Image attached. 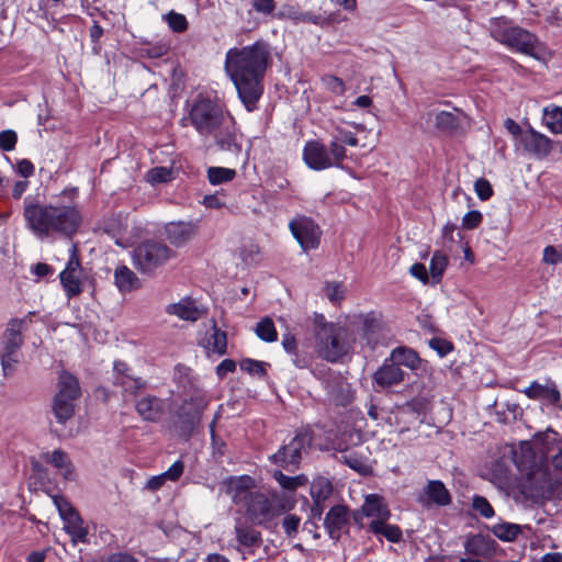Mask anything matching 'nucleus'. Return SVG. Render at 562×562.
I'll use <instances>...</instances> for the list:
<instances>
[{"instance_id":"obj_53","label":"nucleus","mask_w":562,"mask_h":562,"mask_svg":"<svg viewBox=\"0 0 562 562\" xmlns=\"http://www.w3.org/2000/svg\"><path fill=\"white\" fill-rule=\"evenodd\" d=\"M474 190L476 195L482 200L486 201L493 195V189L488 180L485 178H479L474 183Z\"/></svg>"},{"instance_id":"obj_47","label":"nucleus","mask_w":562,"mask_h":562,"mask_svg":"<svg viewBox=\"0 0 562 562\" xmlns=\"http://www.w3.org/2000/svg\"><path fill=\"white\" fill-rule=\"evenodd\" d=\"M328 154L331 157L333 167H340L342 160L346 158L345 146L336 139L331 138Z\"/></svg>"},{"instance_id":"obj_31","label":"nucleus","mask_w":562,"mask_h":562,"mask_svg":"<svg viewBox=\"0 0 562 562\" xmlns=\"http://www.w3.org/2000/svg\"><path fill=\"white\" fill-rule=\"evenodd\" d=\"M235 533L237 541L245 547H258L261 543V533L251 527L236 524Z\"/></svg>"},{"instance_id":"obj_61","label":"nucleus","mask_w":562,"mask_h":562,"mask_svg":"<svg viewBox=\"0 0 562 562\" xmlns=\"http://www.w3.org/2000/svg\"><path fill=\"white\" fill-rule=\"evenodd\" d=\"M542 260L548 265H557L562 261V255H559V251L554 246H547L543 250Z\"/></svg>"},{"instance_id":"obj_46","label":"nucleus","mask_w":562,"mask_h":562,"mask_svg":"<svg viewBox=\"0 0 562 562\" xmlns=\"http://www.w3.org/2000/svg\"><path fill=\"white\" fill-rule=\"evenodd\" d=\"M239 367L243 371H246L252 375L262 376L266 374V363L262 361L244 359L239 362Z\"/></svg>"},{"instance_id":"obj_18","label":"nucleus","mask_w":562,"mask_h":562,"mask_svg":"<svg viewBox=\"0 0 562 562\" xmlns=\"http://www.w3.org/2000/svg\"><path fill=\"white\" fill-rule=\"evenodd\" d=\"M349 524V512L344 505H336L326 514L324 526L334 540L340 538L341 531Z\"/></svg>"},{"instance_id":"obj_24","label":"nucleus","mask_w":562,"mask_h":562,"mask_svg":"<svg viewBox=\"0 0 562 562\" xmlns=\"http://www.w3.org/2000/svg\"><path fill=\"white\" fill-rule=\"evenodd\" d=\"M464 550L474 557L491 558L495 552V541L488 537L475 535L467 539Z\"/></svg>"},{"instance_id":"obj_33","label":"nucleus","mask_w":562,"mask_h":562,"mask_svg":"<svg viewBox=\"0 0 562 562\" xmlns=\"http://www.w3.org/2000/svg\"><path fill=\"white\" fill-rule=\"evenodd\" d=\"M386 520H372L370 530L375 535H383L387 540L397 542L402 538V531L397 526L386 525Z\"/></svg>"},{"instance_id":"obj_45","label":"nucleus","mask_w":562,"mask_h":562,"mask_svg":"<svg viewBox=\"0 0 562 562\" xmlns=\"http://www.w3.org/2000/svg\"><path fill=\"white\" fill-rule=\"evenodd\" d=\"M172 171L166 167H156L147 172L146 179L151 184L168 182L171 180Z\"/></svg>"},{"instance_id":"obj_55","label":"nucleus","mask_w":562,"mask_h":562,"mask_svg":"<svg viewBox=\"0 0 562 562\" xmlns=\"http://www.w3.org/2000/svg\"><path fill=\"white\" fill-rule=\"evenodd\" d=\"M322 82L327 90L335 94H342L345 92V85L338 77L325 76L323 77Z\"/></svg>"},{"instance_id":"obj_26","label":"nucleus","mask_w":562,"mask_h":562,"mask_svg":"<svg viewBox=\"0 0 562 562\" xmlns=\"http://www.w3.org/2000/svg\"><path fill=\"white\" fill-rule=\"evenodd\" d=\"M361 510L367 517H375V520H387L390 517V512L382 497L375 494L366 497Z\"/></svg>"},{"instance_id":"obj_49","label":"nucleus","mask_w":562,"mask_h":562,"mask_svg":"<svg viewBox=\"0 0 562 562\" xmlns=\"http://www.w3.org/2000/svg\"><path fill=\"white\" fill-rule=\"evenodd\" d=\"M472 507L480 513L484 518H492L494 516V509L488 501L480 495L473 497Z\"/></svg>"},{"instance_id":"obj_21","label":"nucleus","mask_w":562,"mask_h":562,"mask_svg":"<svg viewBox=\"0 0 562 562\" xmlns=\"http://www.w3.org/2000/svg\"><path fill=\"white\" fill-rule=\"evenodd\" d=\"M404 371L387 358L375 371L373 379L380 386L389 387L401 383L404 380Z\"/></svg>"},{"instance_id":"obj_51","label":"nucleus","mask_w":562,"mask_h":562,"mask_svg":"<svg viewBox=\"0 0 562 562\" xmlns=\"http://www.w3.org/2000/svg\"><path fill=\"white\" fill-rule=\"evenodd\" d=\"M18 135L13 130H5L0 132V149L3 151H11L15 148Z\"/></svg>"},{"instance_id":"obj_32","label":"nucleus","mask_w":562,"mask_h":562,"mask_svg":"<svg viewBox=\"0 0 562 562\" xmlns=\"http://www.w3.org/2000/svg\"><path fill=\"white\" fill-rule=\"evenodd\" d=\"M381 329L380 323L371 315H366L362 318V338L372 348L379 342L378 334Z\"/></svg>"},{"instance_id":"obj_2","label":"nucleus","mask_w":562,"mask_h":562,"mask_svg":"<svg viewBox=\"0 0 562 562\" xmlns=\"http://www.w3.org/2000/svg\"><path fill=\"white\" fill-rule=\"evenodd\" d=\"M23 217L27 228L41 240L72 238L82 216L75 205L24 202Z\"/></svg>"},{"instance_id":"obj_42","label":"nucleus","mask_w":562,"mask_h":562,"mask_svg":"<svg viewBox=\"0 0 562 562\" xmlns=\"http://www.w3.org/2000/svg\"><path fill=\"white\" fill-rule=\"evenodd\" d=\"M493 533L501 540L512 541L519 533V527L515 524H499L493 527Z\"/></svg>"},{"instance_id":"obj_25","label":"nucleus","mask_w":562,"mask_h":562,"mask_svg":"<svg viewBox=\"0 0 562 562\" xmlns=\"http://www.w3.org/2000/svg\"><path fill=\"white\" fill-rule=\"evenodd\" d=\"M390 361L394 362L398 368L404 366L411 370H416L420 364V358L412 348L401 346L392 350Z\"/></svg>"},{"instance_id":"obj_62","label":"nucleus","mask_w":562,"mask_h":562,"mask_svg":"<svg viewBox=\"0 0 562 562\" xmlns=\"http://www.w3.org/2000/svg\"><path fill=\"white\" fill-rule=\"evenodd\" d=\"M34 165L29 159H21L16 162V171L20 176L29 178L34 175Z\"/></svg>"},{"instance_id":"obj_59","label":"nucleus","mask_w":562,"mask_h":562,"mask_svg":"<svg viewBox=\"0 0 562 562\" xmlns=\"http://www.w3.org/2000/svg\"><path fill=\"white\" fill-rule=\"evenodd\" d=\"M326 21H327V19H325L322 15L315 14L310 11H305V12L301 11L300 15H299L297 23L301 22V23H312L315 25H323Z\"/></svg>"},{"instance_id":"obj_60","label":"nucleus","mask_w":562,"mask_h":562,"mask_svg":"<svg viewBox=\"0 0 562 562\" xmlns=\"http://www.w3.org/2000/svg\"><path fill=\"white\" fill-rule=\"evenodd\" d=\"M184 464L181 460L176 461L166 472H164V476L169 481H177L183 473Z\"/></svg>"},{"instance_id":"obj_48","label":"nucleus","mask_w":562,"mask_h":562,"mask_svg":"<svg viewBox=\"0 0 562 562\" xmlns=\"http://www.w3.org/2000/svg\"><path fill=\"white\" fill-rule=\"evenodd\" d=\"M344 463H346L349 468L356 470L361 474H366L369 472L368 464L355 453H348L341 456Z\"/></svg>"},{"instance_id":"obj_40","label":"nucleus","mask_w":562,"mask_h":562,"mask_svg":"<svg viewBox=\"0 0 562 562\" xmlns=\"http://www.w3.org/2000/svg\"><path fill=\"white\" fill-rule=\"evenodd\" d=\"M324 293L331 303L339 304L345 297L346 288L341 282H326Z\"/></svg>"},{"instance_id":"obj_5","label":"nucleus","mask_w":562,"mask_h":562,"mask_svg":"<svg viewBox=\"0 0 562 562\" xmlns=\"http://www.w3.org/2000/svg\"><path fill=\"white\" fill-rule=\"evenodd\" d=\"M33 314V312H30L23 318H12L7 323L0 340V363L5 376L13 374L15 371V366L19 363V350L23 345L22 333L32 322L31 316Z\"/></svg>"},{"instance_id":"obj_64","label":"nucleus","mask_w":562,"mask_h":562,"mask_svg":"<svg viewBox=\"0 0 562 562\" xmlns=\"http://www.w3.org/2000/svg\"><path fill=\"white\" fill-rule=\"evenodd\" d=\"M411 274L416 279L420 280L423 283L428 282V273L425 265L423 263H414L411 269Z\"/></svg>"},{"instance_id":"obj_43","label":"nucleus","mask_w":562,"mask_h":562,"mask_svg":"<svg viewBox=\"0 0 562 562\" xmlns=\"http://www.w3.org/2000/svg\"><path fill=\"white\" fill-rule=\"evenodd\" d=\"M165 21L168 26L177 33H182L188 29V20L187 18L178 12L170 11L166 15H164Z\"/></svg>"},{"instance_id":"obj_3","label":"nucleus","mask_w":562,"mask_h":562,"mask_svg":"<svg viewBox=\"0 0 562 562\" xmlns=\"http://www.w3.org/2000/svg\"><path fill=\"white\" fill-rule=\"evenodd\" d=\"M188 119L201 136H212L221 150L238 154L241 150L237 142L234 117L220 103L199 98L192 104Z\"/></svg>"},{"instance_id":"obj_19","label":"nucleus","mask_w":562,"mask_h":562,"mask_svg":"<svg viewBox=\"0 0 562 562\" xmlns=\"http://www.w3.org/2000/svg\"><path fill=\"white\" fill-rule=\"evenodd\" d=\"M135 409L146 422H157L165 412V403L155 395H145L136 401Z\"/></svg>"},{"instance_id":"obj_50","label":"nucleus","mask_w":562,"mask_h":562,"mask_svg":"<svg viewBox=\"0 0 562 562\" xmlns=\"http://www.w3.org/2000/svg\"><path fill=\"white\" fill-rule=\"evenodd\" d=\"M301 518L294 514H289L282 519V528L288 537H294L299 531Z\"/></svg>"},{"instance_id":"obj_13","label":"nucleus","mask_w":562,"mask_h":562,"mask_svg":"<svg viewBox=\"0 0 562 562\" xmlns=\"http://www.w3.org/2000/svg\"><path fill=\"white\" fill-rule=\"evenodd\" d=\"M525 151L536 159H544L552 150V142L546 135L530 128L519 138Z\"/></svg>"},{"instance_id":"obj_27","label":"nucleus","mask_w":562,"mask_h":562,"mask_svg":"<svg viewBox=\"0 0 562 562\" xmlns=\"http://www.w3.org/2000/svg\"><path fill=\"white\" fill-rule=\"evenodd\" d=\"M58 393L56 395H63V397H67L76 401L80 395V386L76 376L68 372H61L58 379Z\"/></svg>"},{"instance_id":"obj_22","label":"nucleus","mask_w":562,"mask_h":562,"mask_svg":"<svg viewBox=\"0 0 562 562\" xmlns=\"http://www.w3.org/2000/svg\"><path fill=\"white\" fill-rule=\"evenodd\" d=\"M420 501L438 506H447L451 503V495L441 481H429L423 490Z\"/></svg>"},{"instance_id":"obj_38","label":"nucleus","mask_w":562,"mask_h":562,"mask_svg":"<svg viewBox=\"0 0 562 562\" xmlns=\"http://www.w3.org/2000/svg\"><path fill=\"white\" fill-rule=\"evenodd\" d=\"M256 334L260 339L267 342L276 341L278 338L274 324L269 317H266L258 323L256 327Z\"/></svg>"},{"instance_id":"obj_56","label":"nucleus","mask_w":562,"mask_h":562,"mask_svg":"<svg viewBox=\"0 0 562 562\" xmlns=\"http://www.w3.org/2000/svg\"><path fill=\"white\" fill-rule=\"evenodd\" d=\"M483 216L479 211H470L462 218V226L465 229H474L482 223Z\"/></svg>"},{"instance_id":"obj_63","label":"nucleus","mask_w":562,"mask_h":562,"mask_svg":"<svg viewBox=\"0 0 562 562\" xmlns=\"http://www.w3.org/2000/svg\"><path fill=\"white\" fill-rule=\"evenodd\" d=\"M50 462L56 467V468H66L68 464H69V460L67 458V454L61 451V450H55L53 451L52 456H50Z\"/></svg>"},{"instance_id":"obj_4","label":"nucleus","mask_w":562,"mask_h":562,"mask_svg":"<svg viewBox=\"0 0 562 562\" xmlns=\"http://www.w3.org/2000/svg\"><path fill=\"white\" fill-rule=\"evenodd\" d=\"M490 33L495 41L522 54L538 58L542 50L536 35L519 26L510 25L504 16L490 20Z\"/></svg>"},{"instance_id":"obj_11","label":"nucleus","mask_w":562,"mask_h":562,"mask_svg":"<svg viewBox=\"0 0 562 562\" xmlns=\"http://www.w3.org/2000/svg\"><path fill=\"white\" fill-rule=\"evenodd\" d=\"M59 279L63 289L69 299L78 296L83 291L86 277L80 265L76 245H72L69 250V259L65 269L60 272Z\"/></svg>"},{"instance_id":"obj_54","label":"nucleus","mask_w":562,"mask_h":562,"mask_svg":"<svg viewBox=\"0 0 562 562\" xmlns=\"http://www.w3.org/2000/svg\"><path fill=\"white\" fill-rule=\"evenodd\" d=\"M300 12L301 10H299L296 7L285 3L280 8L274 16L279 20L286 19L297 23Z\"/></svg>"},{"instance_id":"obj_6","label":"nucleus","mask_w":562,"mask_h":562,"mask_svg":"<svg viewBox=\"0 0 562 562\" xmlns=\"http://www.w3.org/2000/svg\"><path fill=\"white\" fill-rule=\"evenodd\" d=\"M249 519L259 526L270 522L286 510V506L277 493L246 492L244 496Z\"/></svg>"},{"instance_id":"obj_30","label":"nucleus","mask_w":562,"mask_h":562,"mask_svg":"<svg viewBox=\"0 0 562 562\" xmlns=\"http://www.w3.org/2000/svg\"><path fill=\"white\" fill-rule=\"evenodd\" d=\"M74 400L63 397V395H56L53 403V413L58 423L65 424L69 418L72 417L75 405Z\"/></svg>"},{"instance_id":"obj_39","label":"nucleus","mask_w":562,"mask_h":562,"mask_svg":"<svg viewBox=\"0 0 562 562\" xmlns=\"http://www.w3.org/2000/svg\"><path fill=\"white\" fill-rule=\"evenodd\" d=\"M236 172L234 169L223 167H211L207 170V178L212 184H220L234 179Z\"/></svg>"},{"instance_id":"obj_29","label":"nucleus","mask_w":562,"mask_h":562,"mask_svg":"<svg viewBox=\"0 0 562 562\" xmlns=\"http://www.w3.org/2000/svg\"><path fill=\"white\" fill-rule=\"evenodd\" d=\"M64 522V528L66 532L71 536L72 541L86 542L88 530L83 526V520L81 519L79 514H70V517L65 519Z\"/></svg>"},{"instance_id":"obj_41","label":"nucleus","mask_w":562,"mask_h":562,"mask_svg":"<svg viewBox=\"0 0 562 562\" xmlns=\"http://www.w3.org/2000/svg\"><path fill=\"white\" fill-rule=\"evenodd\" d=\"M226 346H227V336L226 333L216 328V325H213V334L211 336V339L209 340V348L212 349V351L224 355L226 353Z\"/></svg>"},{"instance_id":"obj_8","label":"nucleus","mask_w":562,"mask_h":562,"mask_svg":"<svg viewBox=\"0 0 562 562\" xmlns=\"http://www.w3.org/2000/svg\"><path fill=\"white\" fill-rule=\"evenodd\" d=\"M176 256L165 243L145 240L133 250V265L142 273L151 274Z\"/></svg>"},{"instance_id":"obj_15","label":"nucleus","mask_w":562,"mask_h":562,"mask_svg":"<svg viewBox=\"0 0 562 562\" xmlns=\"http://www.w3.org/2000/svg\"><path fill=\"white\" fill-rule=\"evenodd\" d=\"M303 159L314 170H324L333 167L331 157L327 148L317 140L306 143L303 149Z\"/></svg>"},{"instance_id":"obj_1","label":"nucleus","mask_w":562,"mask_h":562,"mask_svg":"<svg viewBox=\"0 0 562 562\" xmlns=\"http://www.w3.org/2000/svg\"><path fill=\"white\" fill-rule=\"evenodd\" d=\"M271 61V46L262 40L226 52L225 71L248 111L255 110L263 92V78Z\"/></svg>"},{"instance_id":"obj_36","label":"nucleus","mask_w":562,"mask_h":562,"mask_svg":"<svg viewBox=\"0 0 562 562\" xmlns=\"http://www.w3.org/2000/svg\"><path fill=\"white\" fill-rule=\"evenodd\" d=\"M114 383L123 389L124 392L136 394L138 391L146 386V383L140 378H135L131 374H123L114 379Z\"/></svg>"},{"instance_id":"obj_28","label":"nucleus","mask_w":562,"mask_h":562,"mask_svg":"<svg viewBox=\"0 0 562 562\" xmlns=\"http://www.w3.org/2000/svg\"><path fill=\"white\" fill-rule=\"evenodd\" d=\"M115 284L122 292H128L139 286L136 274L126 266H120L114 272Z\"/></svg>"},{"instance_id":"obj_34","label":"nucleus","mask_w":562,"mask_h":562,"mask_svg":"<svg viewBox=\"0 0 562 562\" xmlns=\"http://www.w3.org/2000/svg\"><path fill=\"white\" fill-rule=\"evenodd\" d=\"M273 477L282 488L288 491H295L296 488L306 485L308 482V479L304 474L288 476L281 471H276L273 473Z\"/></svg>"},{"instance_id":"obj_58","label":"nucleus","mask_w":562,"mask_h":562,"mask_svg":"<svg viewBox=\"0 0 562 562\" xmlns=\"http://www.w3.org/2000/svg\"><path fill=\"white\" fill-rule=\"evenodd\" d=\"M252 9L257 11L258 13L262 14H272L276 9V1L274 0H254L252 1Z\"/></svg>"},{"instance_id":"obj_10","label":"nucleus","mask_w":562,"mask_h":562,"mask_svg":"<svg viewBox=\"0 0 562 562\" xmlns=\"http://www.w3.org/2000/svg\"><path fill=\"white\" fill-rule=\"evenodd\" d=\"M206 406L207 400L202 394H195L181 404L173 422L181 436L188 437L191 434Z\"/></svg>"},{"instance_id":"obj_52","label":"nucleus","mask_w":562,"mask_h":562,"mask_svg":"<svg viewBox=\"0 0 562 562\" xmlns=\"http://www.w3.org/2000/svg\"><path fill=\"white\" fill-rule=\"evenodd\" d=\"M333 138L337 142L341 143L342 145H349V146H357L358 145V138L356 135L341 127H336L335 132L333 134Z\"/></svg>"},{"instance_id":"obj_23","label":"nucleus","mask_w":562,"mask_h":562,"mask_svg":"<svg viewBox=\"0 0 562 562\" xmlns=\"http://www.w3.org/2000/svg\"><path fill=\"white\" fill-rule=\"evenodd\" d=\"M524 393L531 400H547L553 405H558L561 400L560 391L552 381L547 384H540L533 381Z\"/></svg>"},{"instance_id":"obj_9","label":"nucleus","mask_w":562,"mask_h":562,"mask_svg":"<svg viewBox=\"0 0 562 562\" xmlns=\"http://www.w3.org/2000/svg\"><path fill=\"white\" fill-rule=\"evenodd\" d=\"M312 440V430L310 428H302L288 445L282 446L270 459L273 463L284 469L297 468L302 458V451L310 447Z\"/></svg>"},{"instance_id":"obj_57","label":"nucleus","mask_w":562,"mask_h":562,"mask_svg":"<svg viewBox=\"0 0 562 562\" xmlns=\"http://www.w3.org/2000/svg\"><path fill=\"white\" fill-rule=\"evenodd\" d=\"M54 503L63 520L70 517V514H78V512L63 497L55 496Z\"/></svg>"},{"instance_id":"obj_7","label":"nucleus","mask_w":562,"mask_h":562,"mask_svg":"<svg viewBox=\"0 0 562 562\" xmlns=\"http://www.w3.org/2000/svg\"><path fill=\"white\" fill-rule=\"evenodd\" d=\"M315 342L318 355L330 362L339 361L351 348L348 329L339 324L325 325Z\"/></svg>"},{"instance_id":"obj_37","label":"nucleus","mask_w":562,"mask_h":562,"mask_svg":"<svg viewBox=\"0 0 562 562\" xmlns=\"http://www.w3.org/2000/svg\"><path fill=\"white\" fill-rule=\"evenodd\" d=\"M448 265V258L441 251H435L430 260V274L436 282H439Z\"/></svg>"},{"instance_id":"obj_17","label":"nucleus","mask_w":562,"mask_h":562,"mask_svg":"<svg viewBox=\"0 0 562 562\" xmlns=\"http://www.w3.org/2000/svg\"><path fill=\"white\" fill-rule=\"evenodd\" d=\"M198 232V226L192 222H170L165 226L167 239L176 247H181L191 240Z\"/></svg>"},{"instance_id":"obj_12","label":"nucleus","mask_w":562,"mask_h":562,"mask_svg":"<svg viewBox=\"0 0 562 562\" xmlns=\"http://www.w3.org/2000/svg\"><path fill=\"white\" fill-rule=\"evenodd\" d=\"M289 228L304 251L318 247L322 231L312 218L296 216L290 221Z\"/></svg>"},{"instance_id":"obj_16","label":"nucleus","mask_w":562,"mask_h":562,"mask_svg":"<svg viewBox=\"0 0 562 562\" xmlns=\"http://www.w3.org/2000/svg\"><path fill=\"white\" fill-rule=\"evenodd\" d=\"M429 119H434L436 128L445 134L454 133L465 121L467 115L459 109L453 111L429 112Z\"/></svg>"},{"instance_id":"obj_14","label":"nucleus","mask_w":562,"mask_h":562,"mask_svg":"<svg viewBox=\"0 0 562 562\" xmlns=\"http://www.w3.org/2000/svg\"><path fill=\"white\" fill-rule=\"evenodd\" d=\"M329 401L335 405L347 406L353 401L350 383L339 374H330L324 382Z\"/></svg>"},{"instance_id":"obj_20","label":"nucleus","mask_w":562,"mask_h":562,"mask_svg":"<svg viewBox=\"0 0 562 562\" xmlns=\"http://www.w3.org/2000/svg\"><path fill=\"white\" fill-rule=\"evenodd\" d=\"M166 313L175 315L183 321L196 322L203 316L204 311L201 310L194 301L186 297L180 300L178 303L167 305Z\"/></svg>"},{"instance_id":"obj_44","label":"nucleus","mask_w":562,"mask_h":562,"mask_svg":"<svg viewBox=\"0 0 562 562\" xmlns=\"http://www.w3.org/2000/svg\"><path fill=\"white\" fill-rule=\"evenodd\" d=\"M331 492L333 485L326 479H319L313 482L311 487L312 497L316 498L317 501L326 499L327 497L330 496Z\"/></svg>"},{"instance_id":"obj_35","label":"nucleus","mask_w":562,"mask_h":562,"mask_svg":"<svg viewBox=\"0 0 562 562\" xmlns=\"http://www.w3.org/2000/svg\"><path fill=\"white\" fill-rule=\"evenodd\" d=\"M543 120L548 128L554 134H562V108H546Z\"/></svg>"}]
</instances>
